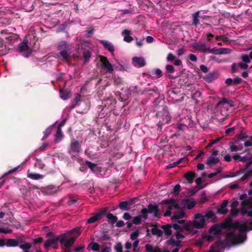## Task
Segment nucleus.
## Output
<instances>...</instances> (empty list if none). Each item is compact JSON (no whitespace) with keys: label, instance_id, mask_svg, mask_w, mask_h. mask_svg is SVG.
Wrapping results in <instances>:
<instances>
[{"label":"nucleus","instance_id":"f257e3e1","mask_svg":"<svg viewBox=\"0 0 252 252\" xmlns=\"http://www.w3.org/2000/svg\"><path fill=\"white\" fill-rule=\"evenodd\" d=\"M230 228L239 229V234L236 235L233 232L228 233L224 240H219L217 241L212 246V249H214L215 246H217L218 248L219 247H224L226 246H231L243 243L245 241L247 238L246 231H248V225L246 222L240 223V222L238 221L232 222L231 220Z\"/></svg>","mask_w":252,"mask_h":252},{"label":"nucleus","instance_id":"f03ea898","mask_svg":"<svg viewBox=\"0 0 252 252\" xmlns=\"http://www.w3.org/2000/svg\"><path fill=\"white\" fill-rule=\"evenodd\" d=\"M155 112H156V117L159 119L157 124L158 129H161L162 125L170 122L171 117L165 105H158L155 108Z\"/></svg>","mask_w":252,"mask_h":252},{"label":"nucleus","instance_id":"7ed1b4c3","mask_svg":"<svg viewBox=\"0 0 252 252\" xmlns=\"http://www.w3.org/2000/svg\"><path fill=\"white\" fill-rule=\"evenodd\" d=\"M231 220H226L220 224H214L209 229V233L213 235H220L223 229L230 228L231 227Z\"/></svg>","mask_w":252,"mask_h":252},{"label":"nucleus","instance_id":"20e7f679","mask_svg":"<svg viewBox=\"0 0 252 252\" xmlns=\"http://www.w3.org/2000/svg\"><path fill=\"white\" fill-rule=\"evenodd\" d=\"M241 205L243 206L241 210L242 215L252 217V196L247 197L246 200L242 201Z\"/></svg>","mask_w":252,"mask_h":252},{"label":"nucleus","instance_id":"39448f33","mask_svg":"<svg viewBox=\"0 0 252 252\" xmlns=\"http://www.w3.org/2000/svg\"><path fill=\"white\" fill-rule=\"evenodd\" d=\"M98 57L101 63V67L104 69L105 73H112L114 71V68L107 58L102 55H99Z\"/></svg>","mask_w":252,"mask_h":252},{"label":"nucleus","instance_id":"423d86ee","mask_svg":"<svg viewBox=\"0 0 252 252\" xmlns=\"http://www.w3.org/2000/svg\"><path fill=\"white\" fill-rule=\"evenodd\" d=\"M205 219L202 213H197L195 215L193 220V225L197 229H201L205 225Z\"/></svg>","mask_w":252,"mask_h":252},{"label":"nucleus","instance_id":"0eeeda50","mask_svg":"<svg viewBox=\"0 0 252 252\" xmlns=\"http://www.w3.org/2000/svg\"><path fill=\"white\" fill-rule=\"evenodd\" d=\"M59 242L61 245L67 248H70L73 245L76 239V237H72L67 239L66 235L65 233L59 236Z\"/></svg>","mask_w":252,"mask_h":252},{"label":"nucleus","instance_id":"6e6552de","mask_svg":"<svg viewBox=\"0 0 252 252\" xmlns=\"http://www.w3.org/2000/svg\"><path fill=\"white\" fill-rule=\"evenodd\" d=\"M81 150V144L79 141L73 139L70 142L67 153L72 155L73 154L79 153Z\"/></svg>","mask_w":252,"mask_h":252},{"label":"nucleus","instance_id":"1a4fd4ad","mask_svg":"<svg viewBox=\"0 0 252 252\" xmlns=\"http://www.w3.org/2000/svg\"><path fill=\"white\" fill-rule=\"evenodd\" d=\"M29 41L27 39H24L23 42L18 45V51L20 53L27 52L26 57H28L32 53V50L28 46Z\"/></svg>","mask_w":252,"mask_h":252},{"label":"nucleus","instance_id":"9d476101","mask_svg":"<svg viewBox=\"0 0 252 252\" xmlns=\"http://www.w3.org/2000/svg\"><path fill=\"white\" fill-rule=\"evenodd\" d=\"M147 210L149 214H153L155 217H158L160 215L158 206L157 204H149L147 206Z\"/></svg>","mask_w":252,"mask_h":252},{"label":"nucleus","instance_id":"9b49d317","mask_svg":"<svg viewBox=\"0 0 252 252\" xmlns=\"http://www.w3.org/2000/svg\"><path fill=\"white\" fill-rule=\"evenodd\" d=\"M106 213V210L102 211L96 213L94 216L90 217L87 220L86 223H93L100 220L103 215Z\"/></svg>","mask_w":252,"mask_h":252},{"label":"nucleus","instance_id":"f8f14e48","mask_svg":"<svg viewBox=\"0 0 252 252\" xmlns=\"http://www.w3.org/2000/svg\"><path fill=\"white\" fill-rule=\"evenodd\" d=\"M219 76V73L217 71L210 72L203 77V79L207 82H211L217 79Z\"/></svg>","mask_w":252,"mask_h":252},{"label":"nucleus","instance_id":"ddd939ff","mask_svg":"<svg viewBox=\"0 0 252 252\" xmlns=\"http://www.w3.org/2000/svg\"><path fill=\"white\" fill-rule=\"evenodd\" d=\"M56 47L58 50L59 51H65V50H70L71 46L67 43L65 41H61L57 43L56 44Z\"/></svg>","mask_w":252,"mask_h":252},{"label":"nucleus","instance_id":"4468645a","mask_svg":"<svg viewBox=\"0 0 252 252\" xmlns=\"http://www.w3.org/2000/svg\"><path fill=\"white\" fill-rule=\"evenodd\" d=\"M201 11H197L196 12L192 14V22L191 25L194 26L195 27H197L200 25L199 22V14H200Z\"/></svg>","mask_w":252,"mask_h":252},{"label":"nucleus","instance_id":"2eb2a0df","mask_svg":"<svg viewBox=\"0 0 252 252\" xmlns=\"http://www.w3.org/2000/svg\"><path fill=\"white\" fill-rule=\"evenodd\" d=\"M133 199H131L129 202L126 201H122L119 203V207L123 211H127L130 209V206L133 203Z\"/></svg>","mask_w":252,"mask_h":252},{"label":"nucleus","instance_id":"dca6fc26","mask_svg":"<svg viewBox=\"0 0 252 252\" xmlns=\"http://www.w3.org/2000/svg\"><path fill=\"white\" fill-rule=\"evenodd\" d=\"M228 204V200H224L221 203L220 206L218 208L217 213L219 214H226L228 212L226 207Z\"/></svg>","mask_w":252,"mask_h":252},{"label":"nucleus","instance_id":"f3484780","mask_svg":"<svg viewBox=\"0 0 252 252\" xmlns=\"http://www.w3.org/2000/svg\"><path fill=\"white\" fill-rule=\"evenodd\" d=\"M59 236H56L52 239L47 240L44 244V247L45 249H48L50 247L52 246L53 244H57L59 241Z\"/></svg>","mask_w":252,"mask_h":252},{"label":"nucleus","instance_id":"a211bd4d","mask_svg":"<svg viewBox=\"0 0 252 252\" xmlns=\"http://www.w3.org/2000/svg\"><path fill=\"white\" fill-rule=\"evenodd\" d=\"M99 42L103 45L104 47L110 52L113 53L114 51V47L112 43L105 40H100Z\"/></svg>","mask_w":252,"mask_h":252},{"label":"nucleus","instance_id":"6ab92c4d","mask_svg":"<svg viewBox=\"0 0 252 252\" xmlns=\"http://www.w3.org/2000/svg\"><path fill=\"white\" fill-rule=\"evenodd\" d=\"M130 33H131L130 31L126 30V29L124 30L123 31L122 34L124 36V40L125 41L129 43V42H131L133 40V37H131V36H130Z\"/></svg>","mask_w":252,"mask_h":252},{"label":"nucleus","instance_id":"aec40b11","mask_svg":"<svg viewBox=\"0 0 252 252\" xmlns=\"http://www.w3.org/2000/svg\"><path fill=\"white\" fill-rule=\"evenodd\" d=\"M161 228L163 230L165 235L167 237H169L172 234V224H167L165 225H162L161 226Z\"/></svg>","mask_w":252,"mask_h":252},{"label":"nucleus","instance_id":"412c9836","mask_svg":"<svg viewBox=\"0 0 252 252\" xmlns=\"http://www.w3.org/2000/svg\"><path fill=\"white\" fill-rule=\"evenodd\" d=\"M182 202L183 205L189 210L193 208L196 204L193 200H190L189 199H184L183 200Z\"/></svg>","mask_w":252,"mask_h":252},{"label":"nucleus","instance_id":"4be33fe9","mask_svg":"<svg viewBox=\"0 0 252 252\" xmlns=\"http://www.w3.org/2000/svg\"><path fill=\"white\" fill-rule=\"evenodd\" d=\"M196 176V174L192 171H189L184 175V177L189 184H192L194 178Z\"/></svg>","mask_w":252,"mask_h":252},{"label":"nucleus","instance_id":"5701e85b","mask_svg":"<svg viewBox=\"0 0 252 252\" xmlns=\"http://www.w3.org/2000/svg\"><path fill=\"white\" fill-rule=\"evenodd\" d=\"M175 203V199L173 198H170L169 199H165L162 200L160 202V203L162 205L166 204L168 205L167 207V210H170L173 209L174 208L173 207V204Z\"/></svg>","mask_w":252,"mask_h":252},{"label":"nucleus","instance_id":"b1692460","mask_svg":"<svg viewBox=\"0 0 252 252\" xmlns=\"http://www.w3.org/2000/svg\"><path fill=\"white\" fill-rule=\"evenodd\" d=\"M81 95L79 94H77L75 98L72 101L70 105L69 106L70 110L74 109L76 106L79 105V102L81 101Z\"/></svg>","mask_w":252,"mask_h":252},{"label":"nucleus","instance_id":"393cba45","mask_svg":"<svg viewBox=\"0 0 252 252\" xmlns=\"http://www.w3.org/2000/svg\"><path fill=\"white\" fill-rule=\"evenodd\" d=\"M193 227H194L190 222H186L184 225H182V232L186 231L187 233H189L192 232L193 230Z\"/></svg>","mask_w":252,"mask_h":252},{"label":"nucleus","instance_id":"a878e982","mask_svg":"<svg viewBox=\"0 0 252 252\" xmlns=\"http://www.w3.org/2000/svg\"><path fill=\"white\" fill-rule=\"evenodd\" d=\"M27 176L32 180H40L43 178V176L38 174L31 172L29 170L27 172Z\"/></svg>","mask_w":252,"mask_h":252},{"label":"nucleus","instance_id":"bb28decb","mask_svg":"<svg viewBox=\"0 0 252 252\" xmlns=\"http://www.w3.org/2000/svg\"><path fill=\"white\" fill-rule=\"evenodd\" d=\"M220 161L219 158H215L213 156H211L207 159L206 164L210 167H212L214 165L218 163Z\"/></svg>","mask_w":252,"mask_h":252},{"label":"nucleus","instance_id":"cd10ccee","mask_svg":"<svg viewBox=\"0 0 252 252\" xmlns=\"http://www.w3.org/2000/svg\"><path fill=\"white\" fill-rule=\"evenodd\" d=\"M132 61L136 63L139 67H143L146 65L145 60L142 58L134 57L132 58Z\"/></svg>","mask_w":252,"mask_h":252},{"label":"nucleus","instance_id":"c85d7f7f","mask_svg":"<svg viewBox=\"0 0 252 252\" xmlns=\"http://www.w3.org/2000/svg\"><path fill=\"white\" fill-rule=\"evenodd\" d=\"M225 104H228L229 106H233V102L231 100H228L225 98H222L217 104V106L224 107Z\"/></svg>","mask_w":252,"mask_h":252},{"label":"nucleus","instance_id":"c756f323","mask_svg":"<svg viewBox=\"0 0 252 252\" xmlns=\"http://www.w3.org/2000/svg\"><path fill=\"white\" fill-rule=\"evenodd\" d=\"M203 216L204 217L205 219L207 220L210 219L211 220H215L216 218V216L212 211L206 212L204 214H203Z\"/></svg>","mask_w":252,"mask_h":252},{"label":"nucleus","instance_id":"7c9ffc66","mask_svg":"<svg viewBox=\"0 0 252 252\" xmlns=\"http://www.w3.org/2000/svg\"><path fill=\"white\" fill-rule=\"evenodd\" d=\"M55 137V142L58 143L60 141H61L63 137V134L62 133V128H60V127H57V129Z\"/></svg>","mask_w":252,"mask_h":252},{"label":"nucleus","instance_id":"2f4dec72","mask_svg":"<svg viewBox=\"0 0 252 252\" xmlns=\"http://www.w3.org/2000/svg\"><path fill=\"white\" fill-rule=\"evenodd\" d=\"M185 215V214L183 211H177L174 213L171 217V219L172 220H179L183 218Z\"/></svg>","mask_w":252,"mask_h":252},{"label":"nucleus","instance_id":"473e14b6","mask_svg":"<svg viewBox=\"0 0 252 252\" xmlns=\"http://www.w3.org/2000/svg\"><path fill=\"white\" fill-rule=\"evenodd\" d=\"M5 245L7 247H16L18 246L17 241L14 239H8L5 243Z\"/></svg>","mask_w":252,"mask_h":252},{"label":"nucleus","instance_id":"72a5a7b5","mask_svg":"<svg viewBox=\"0 0 252 252\" xmlns=\"http://www.w3.org/2000/svg\"><path fill=\"white\" fill-rule=\"evenodd\" d=\"M69 51L70 50L61 51L59 53L60 55L65 61H68L69 59L70 54L68 53Z\"/></svg>","mask_w":252,"mask_h":252},{"label":"nucleus","instance_id":"f704fd0d","mask_svg":"<svg viewBox=\"0 0 252 252\" xmlns=\"http://www.w3.org/2000/svg\"><path fill=\"white\" fill-rule=\"evenodd\" d=\"M60 97L63 100H66L69 97L70 93L69 92L61 90L60 91Z\"/></svg>","mask_w":252,"mask_h":252},{"label":"nucleus","instance_id":"c9c22d12","mask_svg":"<svg viewBox=\"0 0 252 252\" xmlns=\"http://www.w3.org/2000/svg\"><path fill=\"white\" fill-rule=\"evenodd\" d=\"M151 232L153 235H156L158 237H161L163 234V231L156 227H153L151 229Z\"/></svg>","mask_w":252,"mask_h":252},{"label":"nucleus","instance_id":"e433bc0d","mask_svg":"<svg viewBox=\"0 0 252 252\" xmlns=\"http://www.w3.org/2000/svg\"><path fill=\"white\" fill-rule=\"evenodd\" d=\"M196 49L203 53H207V50L205 44H197Z\"/></svg>","mask_w":252,"mask_h":252},{"label":"nucleus","instance_id":"4c0bfd02","mask_svg":"<svg viewBox=\"0 0 252 252\" xmlns=\"http://www.w3.org/2000/svg\"><path fill=\"white\" fill-rule=\"evenodd\" d=\"M54 125L48 126L44 131V136L43 139H46L51 134Z\"/></svg>","mask_w":252,"mask_h":252},{"label":"nucleus","instance_id":"58836bf2","mask_svg":"<svg viewBox=\"0 0 252 252\" xmlns=\"http://www.w3.org/2000/svg\"><path fill=\"white\" fill-rule=\"evenodd\" d=\"M106 217L108 219L110 220V221L112 224H114L115 222H116L118 220V218L116 216L113 215L112 214L110 213H108L106 215Z\"/></svg>","mask_w":252,"mask_h":252},{"label":"nucleus","instance_id":"ea45409f","mask_svg":"<svg viewBox=\"0 0 252 252\" xmlns=\"http://www.w3.org/2000/svg\"><path fill=\"white\" fill-rule=\"evenodd\" d=\"M239 68V63H233L231 66V73L233 74L238 72Z\"/></svg>","mask_w":252,"mask_h":252},{"label":"nucleus","instance_id":"a19ab883","mask_svg":"<svg viewBox=\"0 0 252 252\" xmlns=\"http://www.w3.org/2000/svg\"><path fill=\"white\" fill-rule=\"evenodd\" d=\"M18 37V36L17 34L14 33H10L7 36L5 37V39L10 41H12L17 40Z\"/></svg>","mask_w":252,"mask_h":252},{"label":"nucleus","instance_id":"79ce46f5","mask_svg":"<svg viewBox=\"0 0 252 252\" xmlns=\"http://www.w3.org/2000/svg\"><path fill=\"white\" fill-rule=\"evenodd\" d=\"M240 59L243 61V63H249L251 62V60L249 55L246 54H242Z\"/></svg>","mask_w":252,"mask_h":252},{"label":"nucleus","instance_id":"37998d69","mask_svg":"<svg viewBox=\"0 0 252 252\" xmlns=\"http://www.w3.org/2000/svg\"><path fill=\"white\" fill-rule=\"evenodd\" d=\"M140 213H141L140 216H141V218H143L145 220L147 219L148 214L149 213H148V211H147L146 208H144L142 209L140 211Z\"/></svg>","mask_w":252,"mask_h":252},{"label":"nucleus","instance_id":"c03bdc74","mask_svg":"<svg viewBox=\"0 0 252 252\" xmlns=\"http://www.w3.org/2000/svg\"><path fill=\"white\" fill-rule=\"evenodd\" d=\"M19 247L25 251H28L32 247V245L29 243H25L24 244H21L19 246Z\"/></svg>","mask_w":252,"mask_h":252},{"label":"nucleus","instance_id":"a18cd8bd","mask_svg":"<svg viewBox=\"0 0 252 252\" xmlns=\"http://www.w3.org/2000/svg\"><path fill=\"white\" fill-rule=\"evenodd\" d=\"M91 57V53L88 51H85L83 52V58L84 59L85 63H86L89 62Z\"/></svg>","mask_w":252,"mask_h":252},{"label":"nucleus","instance_id":"49530a36","mask_svg":"<svg viewBox=\"0 0 252 252\" xmlns=\"http://www.w3.org/2000/svg\"><path fill=\"white\" fill-rule=\"evenodd\" d=\"M85 164L92 170H94V169L97 167L96 164L88 160L86 161Z\"/></svg>","mask_w":252,"mask_h":252},{"label":"nucleus","instance_id":"de8ad7c7","mask_svg":"<svg viewBox=\"0 0 252 252\" xmlns=\"http://www.w3.org/2000/svg\"><path fill=\"white\" fill-rule=\"evenodd\" d=\"M207 52L211 54H222L224 52H219L220 49H216L215 48H207Z\"/></svg>","mask_w":252,"mask_h":252},{"label":"nucleus","instance_id":"09e8293b","mask_svg":"<svg viewBox=\"0 0 252 252\" xmlns=\"http://www.w3.org/2000/svg\"><path fill=\"white\" fill-rule=\"evenodd\" d=\"M139 233L140 232L139 230H136L131 234L130 239L132 240H136V239L138 237Z\"/></svg>","mask_w":252,"mask_h":252},{"label":"nucleus","instance_id":"8fccbe9b","mask_svg":"<svg viewBox=\"0 0 252 252\" xmlns=\"http://www.w3.org/2000/svg\"><path fill=\"white\" fill-rule=\"evenodd\" d=\"M233 81V85H238L242 84L244 82V80L239 77H236L234 78Z\"/></svg>","mask_w":252,"mask_h":252},{"label":"nucleus","instance_id":"3c124183","mask_svg":"<svg viewBox=\"0 0 252 252\" xmlns=\"http://www.w3.org/2000/svg\"><path fill=\"white\" fill-rule=\"evenodd\" d=\"M166 73H173L174 72V67L172 65L167 64L165 66Z\"/></svg>","mask_w":252,"mask_h":252},{"label":"nucleus","instance_id":"603ef678","mask_svg":"<svg viewBox=\"0 0 252 252\" xmlns=\"http://www.w3.org/2000/svg\"><path fill=\"white\" fill-rule=\"evenodd\" d=\"M35 166L39 168L43 169L44 167V164L42 163V161L39 159H37L36 162L35 163Z\"/></svg>","mask_w":252,"mask_h":252},{"label":"nucleus","instance_id":"864d4df0","mask_svg":"<svg viewBox=\"0 0 252 252\" xmlns=\"http://www.w3.org/2000/svg\"><path fill=\"white\" fill-rule=\"evenodd\" d=\"M141 216H138L133 218L132 220V223L135 224H138L141 222Z\"/></svg>","mask_w":252,"mask_h":252},{"label":"nucleus","instance_id":"5fc2aeb1","mask_svg":"<svg viewBox=\"0 0 252 252\" xmlns=\"http://www.w3.org/2000/svg\"><path fill=\"white\" fill-rule=\"evenodd\" d=\"M201 96V93L199 91H195L191 95V97L194 100L196 99L197 98L200 97Z\"/></svg>","mask_w":252,"mask_h":252},{"label":"nucleus","instance_id":"6e6d98bb","mask_svg":"<svg viewBox=\"0 0 252 252\" xmlns=\"http://www.w3.org/2000/svg\"><path fill=\"white\" fill-rule=\"evenodd\" d=\"M239 211L236 208H232L230 211V215L232 217H236L238 214Z\"/></svg>","mask_w":252,"mask_h":252},{"label":"nucleus","instance_id":"4d7b16f0","mask_svg":"<svg viewBox=\"0 0 252 252\" xmlns=\"http://www.w3.org/2000/svg\"><path fill=\"white\" fill-rule=\"evenodd\" d=\"M90 245H92V250L94 251H97L99 250L100 246L97 243H91Z\"/></svg>","mask_w":252,"mask_h":252},{"label":"nucleus","instance_id":"13d9d810","mask_svg":"<svg viewBox=\"0 0 252 252\" xmlns=\"http://www.w3.org/2000/svg\"><path fill=\"white\" fill-rule=\"evenodd\" d=\"M180 188H181V186H180V185L179 184L176 185L174 187L173 191H172V192L173 193H174V194H178L179 192H180Z\"/></svg>","mask_w":252,"mask_h":252},{"label":"nucleus","instance_id":"bf43d9fd","mask_svg":"<svg viewBox=\"0 0 252 252\" xmlns=\"http://www.w3.org/2000/svg\"><path fill=\"white\" fill-rule=\"evenodd\" d=\"M114 249L117 252H123V247L121 243H117L115 246Z\"/></svg>","mask_w":252,"mask_h":252},{"label":"nucleus","instance_id":"052dcab7","mask_svg":"<svg viewBox=\"0 0 252 252\" xmlns=\"http://www.w3.org/2000/svg\"><path fill=\"white\" fill-rule=\"evenodd\" d=\"M172 227H173L177 231L182 232V225L180 226L177 223H175L172 224Z\"/></svg>","mask_w":252,"mask_h":252},{"label":"nucleus","instance_id":"680f3d73","mask_svg":"<svg viewBox=\"0 0 252 252\" xmlns=\"http://www.w3.org/2000/svg\"><path fill=\"white\" fill-rule=\"evenodd\" d=\"M248 137L249 136L245 132H241V133L238 135V138L240 140H244Z\"/></svg>","mask_w":252,"mask_h":252},{"label":"nucleus","instance_id":"e2e57ef3","mask_svg":"<svg viewBox=\"0 0 252 252\" xmlns=\"http://www.w3.org/2000/svg\"><path fill=\"white\" fill-rule=\"evenodd\" d=\"M175 56L172 53H170L168 54L166 60L168 62H172L175 60Z\"/></svg>","mask_w":252,"mask_h":252},{"label":"nucleus","instance_id":"0e129e2a","mask_svg":"<svg viewBox=\"0 0 252 252\" xmlns=\"http://www.w3.org/2000/svg\"><path fill=\"white\" fill-rule=\"evenodd\" d=\"M239 67L241 69H244V70L247 69L249 67L248 63H245L243 62L239 63Z\"/></svg>","mask_w":252,"mask_h":252},{"label":"nucleus","instance_id":"69168bd1","mask_svg":"<svg viewBox=\"0 0 252 252\" xmlns=\"http://www.w3.org/2000/svg\"><path fill=\"white\" fill-rule=\"evenodd\" d=\"M222 248H223V247H219L218 248L217 246H215L214 249H212L211 246L209 252H220V249Z\"/></svg>","mask_w":252,"mask_h":252},{"label":"nucleus","instance_id":"338daca9","mask_svg":"<svg viewBox=\"0 0 252 252\" xmlns=\"http://www.w3.org/2000/svg\"><path fill=\"white\" fill-rule=\"evenodd\" d=\"M233 79L231 78H227L225 81V83L227 86H230L233 84Z\"/></svg>","mask_w":252,"mask_h":252},{"label":"nucleus","instance_id":"774afa93","mask_svg":"<svg viewBox=\"0 0 252 252\" xmlns=\"http://www.w3.org/2000/svg\"><path fill=\"white\" fill-rule=\"evenodd\" d=\"M145 248L147 252H153L155 250H153V246L150 244H146Z\"/></svg>","mask_w":252,"mask_h":252}]
</instances>
